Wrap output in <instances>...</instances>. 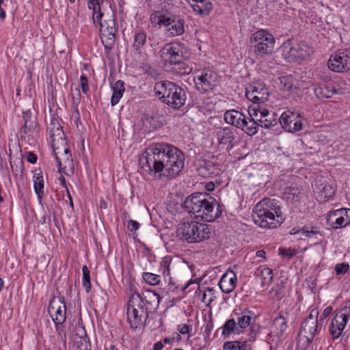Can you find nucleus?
I'll return each instance as SVG.
<instances>
[{"mask_svg": "<svg viewBox=\"0 0 350 350\" xmlns=\"http://www.w3.org/2000/svg\"><path fill=\"white\" fill-rule=\"evenodd\" d=\"M206 193H194L189 196L184 201L182 206L184 210L189 213H193L195 215L200 212V208Z\"/></svg>", "mask_w": 350, "mask_h": 350, "instance_id": "6ab92c4d", "label": "nucleus"}, {"mask_svg": "<svg viewBox=\"0 0 350 350\" xmlns=\"http://www.w3.org/2000/svg\"><path fill=\"white\" fill-rule=\"evenodd\" d=\"M240 350H252V346L247 344L246 340L243 341V345H241V348Z\"/></svg>", "mask_w": 350, "mask_h": 350, "instance_id": "774afa93", "label": "nucleus"}, {"mask_svg": "<svg viewBox=\"0 0 350 350\" xmlns=\"http://www.w3.org/2000/svg\"><path fill=\"white\" fill-rule=\"evenodd\" d=\"M332 221L331 226L334 229L344 228L350 224V208H340L332 213L329 219Z\"/></svg>", "mask_w": 350, "mask_h": 350, "instance_id": "412c9836", "label": "nucleus"}, {"mask_svg": "<svg viewBox=\"0 0 350 350\" xmlns=\"http://www.w3.org/2000/svg\"><path fill=\"white\" fill-rule=\"evenodd\" d=\"M260 126L265 129H271L278 125V120L274 113H270L267 109H262L259 119Z\"/></svg>", "mask_w": 350, "mask_h": 350, "instance_id": "c85d7f7f", "label": "nucleus"}, {"mask_svg": "<svg viewBox=\"0 0 350 350\" xmlns=\"http://www.w3.org/2000/svg\"><path fill=\"white\" fill-rule=\"evenodd\" d=\"M66 303L64 298H59L58 302L53 301L50 304L49 312L53 319V322L64 323L66 321Z\"/></svg>", "mask_w": 350, "mask_h": 350, "instance_id": "aec40b11", "label": "nucleus"}, {"mask_svg": "<svg viewBox=\"0 0 350 350\" xmlns=\"http://www.w3.org/2000/svg\"><path fill=\"white\" fill-rule=\"evenodd\" d=\"M88 8L89 10H92V21L94 25L96 21H99L103 18V14L100 10V5L103 3V0H87Z\"/></svg>", "mask_w": 350, "mask_h": 350, "instance_id": "2f4dec72", "label": "nucleus"}, {"mask_svg": "<svg viewBox=\"0 0 350 350\" xmlns=\"http://www.w3.org/2000/svg\"><path fill=\"white\" fill-rule=\"evenodd\" d=\"M196 171L199 176L207 178L218 174V166L209 160H199L196 163Z\"/></svg>", "mask_w": 350, "mask_h": 350, "instance_id": "4be33fe9", "label": "nucleus"}, {"mask_svg": "<svg viewBox=\"0 0 350 350\" xmlns=\"http://www.w3.org/2000/svg\"><path fill=\"white\" fill-rule=\"evenodd\" d=\"M82 273H83V286L85 289L87 293H89L92 288L91 281H90V271L87 266L84 265L82 267Z\"/></svg>", "mask_w": 350, "mask_h": 350, "instance_id": "de8ad7c7", "label": "nucleus"}, {"mask_svg": "<svg viewBox=\"0 0 350 350\" xmlns=\"http://www.w3.org/2000/svg\"><path fill=\"white\" fill-rule=\"evenodd\" d=\"M245 117L241 112L235 109L228 110L224 115V119L226 123L239 129L243 126Z\"/></svg>", "mask_w": 350, "mask_h": 350, "instance_id": "bb28decb", "label": "nucleus"}, {"mask_svg": "<svg viewBox=\"0 0 350 350\" xmlns=\"http://www.w3.org/2000/svg\"><path fill=\"white\" fill-rule=\"evenodd\" d=\"M301 233L309 239H312L314 245L321 244L324 239V234L321 231L320 228L314 226H304L301 228L297 230L291 234Z\"/></svg>", "mask_w": 350, "mask_h": 350, "instance_id": "5701e85b", "label": "nucleus"}, {"mask_svg": "<svg viewBox=\"0 0 350 350\" xmlns=\"http://www.w3.org/2000/svg\"><path fill=\"white\" fill-rule=\"evenodd\" d=\"M271 327L278 337H281L284 334L287 328V323L282 311L274 319Z\"/></svg>", "mask_w": 350, "mask_h": 350, "instance_id": "473e14b6", "label": "nucleus"}, {"mask_svg": "<svg viewBox=\"0 0 350 350\" xmlns=\"http://www.w3.org/2000/svg\"><path fill=\"white\" fill-rule=\"evenodd\" d=\"M254 222L260 228H276L284 221L279 202L265 198L258 202L252 211Z\"/></svg>", "mask_w": 350, "mask_h": 350, "instance_id": "f03ea898", "label": "nucleus"}, {"mask_svg": "<svg viewBox=\"0 0 350 350\" xmlns=\"http://www.w3.org/2000/svg\"><path fill=\"white\" fill-rule=\"evenodd\" d=\"M284 288V287L282 283L278 284L272 288L271 292L275 293V295L279 298L280 297L282 296Z\"/></svg>", "mask_w": 350, "mask_h": 350, "instance_id": "052dcab7", "label": "nucleus"}, {"mask_svg": "<svg viewBox=\"0 0 350 350\" xmlns=\"http://www.w3.org/2000/svg\"><path fill=\"white\" fill-rule=\"evenodd\" d=\"M200 212L196 215L195 218L211 222L220 217L224 211V206L219 204L217 200L208 193H205Z\"/></svg>", "mask_w": 350, "mask_h": 350, "instance_id": "423d86ee", "label": "nucleus"}, {"mask_svg": "<svg viewBox=\"0 0 350 350\" xmlns=\"http://www.w3.org/2000/svg\"><path fill=\"white\" fill-rule=\"evenodd\" d=\"M342 311L343 312L337 313L335 315L329 326V332L333 339L338 338L343 331L350 317V306H345Z\"/></svg>", "mask_w": 350, "mask_h": 350, "instance_id": "dca6fc26", "label": "nucleus"}, {"mask_svg": "<svg viewBox=\"0 0 350 350\" xmlns=\"http://www.w3.org/2000/svg\"><path fill=\"white\" fill-rule=\"evenodd\" d=\"M281 50L282 55L288 62L304 59L310 55V47L304 42L293 44L290 41L283 43Z\"/></svg>", "mask_w": 350, "mask_h": 350, "instance_id": "1a4fd4ad", "label": "nucleus"}, {"mask_svg": "<svg viewBox=\"0 0 350 350\" xmlns=\"http://www.w3.org/2000/svg\"><path fill=\"white\" fill-rule=\"evenodd\" d=\"M139 296L150 312L157 310L161 297L156 292L152 290H145L142 294H139Z\"/></svg>", "mask_w": 350, "mask_h": 350, "instance_id": "b1692460", "label": "nucleus"}, {"mask_svg": "<svg viewBox=\"0 0 350 350\" xmlns=\"http://www.w3.org/2000/svg\"><path fill=\"white\" fill-rule=\"evenodd\" d=\"M349 269V266L347 263H338L335 266V271L337 275L345 273Z\"/></svg>", "mask_w": 350, "mask_h": 350, "instance_id": "bf43d9fd", "label": "nucleus"}, {"mask_svg": "<svg viewBox=\"0 0 350 350\" xmlns=\"http://www.w3.org/2000/svg\"><path fill=\"white\" fill-rule=\"evenodd\" d=\"M80 87L83 94H86L88 92V79L85 74H83L80 77Z\"/></svg>", "mask_w": 350, "mask_h": 350, "instance_id": "13d9d810", "label": "nucleus"}, {"mask_svg": "<svg viewBox=\"0 0 350 350\" xmlns=\"http://www.w3.org/2000/svg\"><path fill=\"white\" fill-rule=\"evenodd\" d=\"M155 94L159 99L174 109H180L185 105L187 96L185 90L176 83L164 81L154 85Z\"/></svg>", "mask_w": 350, "mask_h": 350, "instance_id": "7ed1b4c3", "label": "nucleus"}, {"mask_svg": "<svg viewBox=\"0 0 350 350\" xmlns=\"http://www.w3.org/2000/svg\"><path fill=\"white\" fill-rule=\"evenodd\" d=\"M169 23L165 25V32L168 37H176L183 35L187 27L185 21L180 16L169 14L167 18Z\"/></svg>", "mask_w": 350, "mask_h": 350, "instance_id": "f3484780", "label": "nucleus"}, {"mask_svg": "<svg viewBox=\"0 0 350 350\" xmlns=\"http://www.w3.org/2000/svg\"><path fill=\"white\" fill-rule=\"evenodd\" d=\"M220 82L217 73L212 70H204L201 75L197 76L195 84L197 90L201 93H207L213 91Z\"/></svg>", "mask_w": 350, "mask_h": 350, "instance_id": "9b49d317", "label": "nucleus"}, {"mask_svg": "<svg viewBox=\"0 0 350 350\" xmlns=\"http://www.w3.org/2000/svg\"><path fill=\"white\" fill-rule=\"evenodd\" d=\"M33 187L38 197L41 198L44 195V179L41 171L33 176Z\"/></svg>", "mask_w": 350, "mask_h": 350, "instance_id": "a19ab883", "label": "nucleus"}, {"mask_svg": "<svg viewBox=\"0 0 350 350\" xmlns=\"http://www.w3.org/2000/svg\"><path fill=\"white\" fill-rule=\"evenodd\" d=\"M185 59H180L178 62H174L171 65H173L172 69L180 75H184L189 74L192 68L188 66L185 62Z\"/></svg>", "mask_w": 350, "mask_h": 350, "instance_id": "c03bdc74", "label": "nucleus"}, {"mask_svg": "<svg viewBox=\"0 0 350 350\" xmlns=\"http://www.w3.org/2000/svg\"><path fill=\"white\" fill-rule=\"evenodd\" d=\"M51 141L52 148L55 157H58L59 154L63 155L70 152L65 135L59 137V138L53 139Z\"/></svg>", "mask_w": 350, "mask_h": 350, "instance_id": "c756f323", "label": "nucleus"}, {"mask_svg": "<svg viewBox=\"0 0 350 350\" xmlns=\"http://www.w3.org/2000/svg\"><path fill=\"white\" fill-rule=\"evenodd\" d=\"M262 279L261 285L263 286L265 284H270L273 280V271L269 267H265L260 271Z\"/></svg>", "mask_w": 350, "mask_h": 350, "instance_id": "8fccbe9b", "label": "nucleus"}, {"mask_svg": "<svg viewBox=\"0 0 350 350\" xmlns=\"http://www.w3.org/2000/svg\"><path fill=\"white\" fill-rule=\"evenodd\" d=\"M142 277L146 283L152 286L157 285L160 282L161 276L157 274L145 272Z\"/></svg>", "mask_w": 350, "mask_h": 350, "instance_id": "09e8293b", "label": "nucleus"}, {"mask_svg": "<svg viewBox=\"0 0 350 350\" xmlns=\"http://www.w3.org/2000/svg\"><path fill=\"white\" fill-rule=\"evenodd\" d=\"M280 88L282 91H290L293 87V77L291 75L282 76L279 78Z\"/></svg>", "mask_w": 350, "mask_h": 350, "instance_id": "49530a36", "label": "nucleus"}, {"mask_svg": "<svg viewBox=\"0 0 350 350\" xmlns=\"http://www.w3.org/2000/svg\"><path fill=\"white\" fill-rule=\"evenodd\" d=\"M303 118L293 111H284L279 118V123L286 131L294 133L302 130Z\"/></svg>", "mask_w": 350, "mask_h": 350, "instance_id": "2eb2a0df", "label": "nucleus"}, {"mask_svg": "<svg viewBox=\"0 0 350 350\" xmlns=\"http://www.w3.org/2000/svg\"><path fill=\"white\" fill-rule=\"evenodd\" d=\"M48 130L51 140L55 138H59V137L65 135L58 120L55 118L51 119Z\"/></svg>", "mask_w": 350, "mask_h": 350, "instance_id": "ea45409f", "label": "nucleus"}, {"mask_svg": "<svg viewBox=\"0 0 350 350\" xmlns=\"http://www.w3.org/2000/svg\"><path fill=\"white\" fill-rule=\"evenodd\" d=\"M329 68L335 72H345L350 70V50L338 51L330 56Z\"/></svg>", "mask_w": 350, "mask_h": 350, "instance_id": "f8f14e48", "label": "nucleus"}, {"mask_svg": "<svg viewBox=\"0 0 350 350\" xmlns=\"http://www.w3.org/2000/svg\"><path fill=\"white\" fill-rule=\"evenodd\" d=\"M23 118L24 120L23 131L25 134L27 132L33 131L36 129L38 126L36 118L32 116V113L30 110H27L23 112Z\"/></svg>", "mask_w": 350, "mask_h": 350, "instance_id": "72a5a7b5", "label": "nucleus"}, {"mask_svg": "<svg viewBox=\"0 0 350 350\" xmlns=\"http://www.w3.org/2000/svg\"><path fill=\"white\" fill-rule=\"evenodd\" d=\"M315 95L319 98H331L336 92L335 88L332 85L329 86L325 83H322L314 88Z\"/></svg>", "mask_w": 350, "mask_h": 350, "instance_id": "c9c22d12", "label": "nucleus"}, {"mask_svg": "<svg viewBox=\"0 0 350 350\" xmlns=\"http://www.w3.org/2000/svg\"><path fill=\"white\" fill-rule=\"evenodd\" d=\"M251 42L253 43L254 52L257 56L269 55L274 51L275 38L266 30L260 29L253 33Z\"/></svg>", "mask_w": 350, "mask_h": 350, "instance_id": "0eeeda50", "label": "nucleus"}, {"mask_svg": "<svg viewBox=\"0 0 350 350\" xmlns=\"http://www.w3.org/2000/svg\"><path fill=\"white\" fill-rule=\"evenodd\" d=\"M55 324V328L57 334L59 336H62L64 334V336H66V332L64 331V327L63 325V323H57V322H54Z\"/></svg>", "mask_w": 350, "mask_h": 350, "instance_id": "69168bd1", "label": "nucleus"}, {"mask_svg": "<svg viewBox=\"0 0 350 350\" xmlns=\"http://www.w3.org/2000/svg\"><path fill=\"white\" fill-rule=\"evenodd\" d=\"M215 290L213 288L208 287L205 291H204L202 301L206 305H209L215 298Z\"/></svg>", "mask_w": 350, "mask_h": 350, "instance_id": "3c124183", "label": "nucleus"}, {"mask_svg": "<svg viewBox=\"0 0 350 350\" xmlns=\"http://www.w3.org/2000/svg\"><path fill=\"white\" fill-rule=\"evenodd\" d=\"M335 193V189L329 184H325L320 189L319 198L321 201L326 202L332 198Z\"/></svg>", "mask_w": 350, "mask_h": 350, "instance_id": "37998d69", "label": "nucleus"}, {"mask_svg": "<svg viewBox=\"0 0 350 350\" xmlns=\"http://www.w3.org/2000/svg\"><path fill=\"white\" fill-rule=\"evenodd\" d=\"M191 326L189 325H187V324H181V325H178V331L182 334H190V332L191 331Z\"/></svg>", "mask_w": 350, "mask_h": 350, "instance_id": "e2e57ef3", "label": "nucleus"}, {"mask_svg": "<svg viewBox=\"0 0 350 350\" xmlns=\"http://www.w3.org/2000/svg\"><path fill=\"white\" fill-rule=\"evenodd\" d=\"M26 159L30 163H35L37 161L38 157L33 152H29L26 156Z\"/></svg>", "mask_w": 350, "mask_h": 350, "instance_id": "0e129e2a", "label": "nucleus"}, {"mask_svg": "<svg viewBox=\"0 0 350 350\" xmlns=\"http://www.w3.org/2000/svg\"><path fill=\"white\" fill-rule=\"evenodd\" d=\"M62 156H64L63 161L59 156L55 157L59 166V172H63L67 176L73 174L75 168L71 154L69 152L64 154Z\"/></svg>", "mask_w": 350, "mask_h": 350, "instance_id": "cd10ccee", "label": "nucleus"}, {"mask_svg": "<svg viewBox=\"0 0 350 350\" xmlns=\"http://www.w3.org/2000/svg\"><path fill=\"white\" fill-rule=\"evenodd\" d=\"M250 340L254 341L256 338V335L260 332V327L258 324L252 323L250 324Z\"/></svg>", "mask_w": 350, "mask_h": 350, "instance_id": "5fc2aeb1", "label": "nucleus"}, {"mask_svg": "<svg viewBox=\"0 0 350 350\" xmlns=\"http://www.w3.org/2000/svg\"><path fill=\"white\" fill-rule=\"evenodd\" d=\"M243 124V126L241 127L246 134L250 136H252L256 134L258 131V128L260 126L259 123L256 122L254 120L252 119L250 117H245Z\"/></svg>", "mask_w": 350, "mask_h": 350, "instance_id": "58836bf2", "label": "nucleus"}, {"mask_svg": "<svg viewBox=\"0 0 350 350\" xmlns=\"http://www.w3.org/2000/svg\"><path fill=\"white\" fill-rule=\"evenodd\" d=\"M78 350H91V345L90 341L87 338H81L79 341H77Z\"/></svg>", "mask_w": 350, "mask_h": 350, "instance_id": "4d7b16f0", "label": "nucleus"}, {"mask_svg": "<svg viewBox=\"0 0 350 350\" xmlns=\"http://www.w3.org/2000/svg\"><path fill=\"white\" fill-rule=\"evenodd\" d=\"M177 234L181 236V239L193 243L209 239L211 230L206 224L191 221L180 224L177 229Z\"/></svg>", "mask_w": 350, "mask_h": 350, "instance_id": "39448f33", "label": "nucleus"}, {"mask_svg": "<svg viewBox=\"0 0 350 350\" xmlns=\"http://www.w3.org/2000/svg\"><path fill=\"white\" fill-rule=\"evenodd\" d=\"M169 14H163L160 12H154L150 15V21L154 26L159 27H164L169 23L167 19Z\"/></svg>", "mask_w": 350, "mask_h": 350, "instance_id": "79ce46f5", "label": "nucleus"}, {"mask_svg": "<svg viewBox=\"0 0 350 350\" xmlns=\"http://www.w3.org/2000/svg\"><path fill=\"white\" fill-rule=\"evenodd\" d=\"M262 109H260L259 106L250 107L248 110V113L250 117L254 120L256 122L259 123L260 115Z\"/></svg>", "mask_w": 350, "mask_h": 350, "instance_id": "864d4df0", "label": "nucleus"}, {"mask_svg": "<svg viewBox=\"0 0 350 350\" xmlns=\"http://www.w3.org/2000/svg\"><path fill=\"white\" fill-rule=\"evenodd\" d=\"M237 276L233 271L230 273H224L219 282V286L222 292L228 294L231 293L235 288Z\"/></svg>", "mask_w": 350, "mask_h": 350, "instance_id": "a878e982", "label": "nucleus"}, {"mask_svg": "<svg viewBox=\"0 0 350 350\" xmlns=\"http://www.w3.org/2000/svg\"><path fill=\"white\" fill-rule=\"evenodd\" d=\"M100 26V34L101 42L105 51H109L114 46L118 29L116 27L114 14H111L108 18L102 21H96Z\"/></svg>", "mask_w": 350, "mask_h": 350, "instance_id": "6e6552de", "label": "nucleus"}, {"mask_svg": "<svg viewBox=\"0 0 350 350\" xmlns=\"http://www.w3.org/2000/svg\"><path fill=\"white\" fill-rule=\"evenodd\" d=\"M139 226L140 224L137 221L129 220L127 224V229L131 232H135Z\"/></svg>", "mask_w": 350, "mask_h": 350, "instance_id": "680f3d73", "label": "nucleus"}, {"mask_svg": "<svg viewBox=\"0 0 350 350\" xmlns=\"http://www.w3.org/2000/svg\"><path fill=\"white\" fill-rule=\"evenodd\" d=\"M237 130L232 127H219L215 130L218 144L226 150H232L237 144Z\"/></svg>", "mask_w": 350, "mask_h": 350, "instance_id": "4468645a", "label": "nucleus"}, {"mask_svg": "<svg viewBox=\"0 0 350 350\" xmlns=\"http://www.w3.org/2000/svg\"><path fill=\"white\" fill-rule=\"evenodd\" d=\"M279 254L283 257H287L289 259L292 258L294 256L296 255L297 252L295 250L291 248H280Z\"/></svg>", "mask_w": 350, "mask_h": 350, "instance_id": "6e6d98bb", "label": "nucleus"}, {"mask_svg": "<svg viewBox=\"0 0 350 350\" xmlns=\"http://www.w3.org/2000/svg\"><path fill=\"white\" fill-rule=\"evenodd\" d=\"M185 155L176 146L157 143L148 148L139 159L142 169L150 175L161 178L175 177L183 169Z\"/></svg>", "mask_w": 350, "mask_h": 350, "instance_id": "f257e3e1", "label": "nucleus"}, {"mask_svg": "<svg viewBox=\"0 0 350 350\" xmlns=\"http://www.w3.org/2000/svg\"><path fill=\"white\" fill-rule=\"evenodd\" d=\"M245 96L253 103H262L268 100L269 92L263 82L256 81L247 85Z\"/></svg>", "mask_w": 350, "mask_h": 350, "instance_id": "ddd939ff", "label": "nucleus"}, {"mask_svg": "<svg viewBox=\"0 0 350 350\" xmlns=\"http://www.w3.org/2000/svg\"><path fill=\"white\" fill-rule=\"evenodd\" d=\"M147 42V33L144 30H136L134 32V42L132 45L135 51L141 53Z\"/></svg>", "mask_w": 350, "mask_h": 350, "instance_id": "e433bc0d", "label": "nucleus"}, {"mask_svg": "<svg viewBox=\"0 0 350 350\" xmlns=\"http://www.w3.org/2000/svg\"><path fill=\"white\" fill-rule=\"evenodd\" d=\"M191 7L195 12L201 15H208L213 9V4L209 0H192Z\"/></svg>", "mask_w": 350, "mask_h": 350, "instance_id": "7c9ffc66", "label": "nucleus"}, {"mask_svg": "<svg viewBox=\"0 0 350 350\" xmlns=\"http://www.w3.org/2000/svg\"><path fill=\"white\" fill-rule=\"evenodd\" d=\"M319 311L313 309L308 317L302 323L299 332V340H301V336L306 340L305 346L308 347L313 340L314 336L317 333L318 329V319L317 317Z\"/></svg>", "mask_w": 350, "mask_h": 350, "instance_id": "9d476101", "label": "nucleus"}, {"mask_svg": "<svg viewBox=\"0 0 350 350\" xmlns=\"http://www.w3.org/2000/svg\"><path fill=\"white\" fill-rule=\"evenodd\" d=\"M253 314V312L248 310H245L240 312H236L235 310L233 311L232 315L236 321L241 332H243V329L250 325Z\"/></svg>", "mask_w": 350, "mask_h": 350, "instance_id": "393cba45", "label": "nucleus"}, {"mask_svg": "<svg viewBox=\"0 0 350 350\" xmlns=\"http://www.w3.org/2000/svg\"><path fill=\"white\" fill-rule=\"evenodd\" d=\"M163 51L170 56L169 62L170 64L178 62L180 59L188 58L186 49L181 42L167 44L163 47Z\"/></svg>", "mask_w": 350, "mask_h": 350, "instance_id": "a211bd4d", "label": "nucleus"}, {"mask_svg": "<svg viewBox=\"0 0 350 350\" xmlns=\"http://www.w3.org/2000/svg\"><path fill=\"white\" fill-rule=\"evenodd\" d=\"M284 194L288 200L298 201L299 200L300 189L297 186L286 187L284 189Z\"/></svg>", "mask_w": 350, "mask_h": 350, "instance_id": "a18cd8bd", "label": "nucleus"}, {"mask_svg": "<svg viewBox=\"0 0 350 350\" xmlns=\"http://www.w3.org/2000/svg\"><path fill=\"white\" fill-rule=\"evenodd\" d=\"M243 341H227L224 343L223 348L225 350H240Z\"/></svg>", "mask_w": 350, "mask_h": 350, "instance_id": "603ef678", "label": "nucleus"}, {"mask_svg": "<svg viewBox=\"0 0 350 350\" xmlns=\"http://www.w3.org/2000/svg\"><path fill=\"white\" fill-rule=\"evenodd\" d=\"M124 83L122 80L117 81L115 83L111 84L113 94L111 98V104L112 106L118 103L125 90Z\"/></svg>", "mask_w": 350, "mask_h": 350, "instance_id": "f704fd0d", "label": "nucleus"}, {"mask_svg": "<svg viewBox=\"0 0 350 350\" xmlns=\"http://www.w3.org/2000/svg\"><path fill=\"white\" fill-rule=\"evenodd\" d=\"M332 308L331 306L327 307L323 312L322 317L323 319L327 318L332 312Z\"/></svg>", "mask_w": 350, "mask_h": 350, "instance_id": "338daca9", "label": "nucleus"}, {"mask_svg": "<svg viewBox=\"0 0 350 350\" xmlns=\"http://www.w3.org/2000/svg\"><path fill=\"white\" fill-rule=\"evenodd\" d=\"M221 329V334L225 338H228L232 334L241 333L234 317L226 321Z\"/></svg>", "mask_w": 350, "mask_h": 350, "instance_id": "4c0bfd02", "label": "nucleus"}, {"mask_svg": "<svg viewBox=\"0 0 350 350\" xmlns=\"http://www.w3.org/2000/svg\"><path fill=\"white\" fill-rule=\"evenodd\" d=\"M148 308L139 296V293H133L127 304V320L132 329L136 330L146 325L149 317Z\"/></svg>", "mask_w": 350, "mask_h": 350, "instance_id": "20e7f679", "label": "nucleus"}]
</instances>
